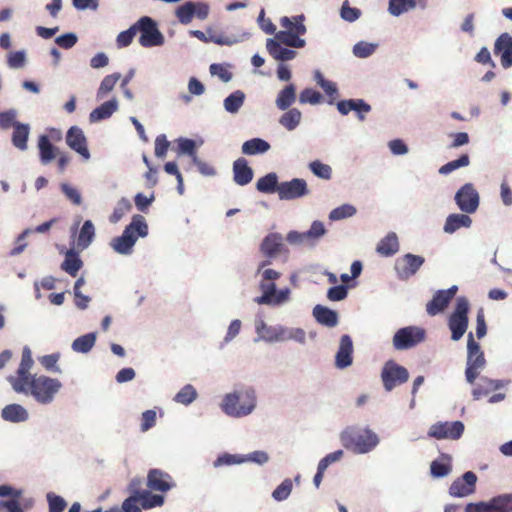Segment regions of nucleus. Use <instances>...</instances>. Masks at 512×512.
<instances>
[{"label": "nucleus", "instance_id": "obj_1", "mask_svg": "<svg viewBox=\"0 0 512 512\" xmlns=\"http://www.w3.org/2000/svg\"><path fill=\"white\" fill-rule=\"evenodd\" d=\"M343 447L355 454H365L379 443L378 436L370 429L347 427L340 434Z\"/></svg>", "mask_w": 512, "mask_h": 512}, {"label": "nucleus", "instance_id": "obj_2", "mask_svg": "<svg viewBox=\"0 0 512 512\" xmlns=\"http://www.w3.org/2000/svg\"><path fill=\"white\" fill-rule=\"evenodd\" d=\"M255 406V391L251 388L236 390L225 395L221 404L222 410L232 417L246 416L253 411Z\"/></svg>", "mask_w": 512, "mask_h": 512}, {"label": "nucleus", "instance_id": "obj_3", "mask_svg": "<svg viewBox=\"0 0 512 512\" xmlns=\"http://www.w3.org/2000/svg\"><path fill=\"white\" fill-rule=\"evenodd\" d=\"M148 234V226L142 215H134L132 221L127 225L121 236L112 240V248L120 254H130L138 237H145Z\"/></svg>", "mask_w": 512, "mask_h": 512}, {"label": "nucleus", "instance_id": "obj_4", "mask_svg": "<svg viewBox=\"0 0 512 512\" xmlns=\"http://www.w3.org/2000/svg\"><path fill=\"white\" fill-rule=\"evenodd\" d=\"M26 387V391L22 392L23 394H30L39 403L48 404L53 401L62 384L58 379L44 375H33L29 380H26Z\"/></svg>", "mask_w": 512, "mask_h": 512}, {"label": "nucleus", "instance_id": "obj_5", "mask_svg": "<svg viewBox=\"0 0 512 512\" xmlns=\"http://www.w3.org/2000/svg\"><path fill=\"white\" fill-rule=\"evenodd\" d=\"M486 366L484 352L479 343H477L470 332L467 340V361L465 369L466 381L474 384L480 374V371Z\"/></svg>", "mask_w": 512, "mask_h": 512}, {"label": "nucleus", "instance_id": "obj_6", "mask_svg": "<svg viewBox=\"0 0 512 512\" xmlns=\"http://www.w3.org/2000/svg\"><path fill=\"white\" fill-rule=\"evenodd\" d=\"M469 302L465 297H459L456 307L449 317L448 326L451 330V338L454 341L460 340L468 327Z\"/></svg>", "mask_w": 512, "mask_h": 512}, {"label": "nucleus", "instance_id": "obj_7", "mask_svg": "<svg viewBox=\"0 0 512 512\" xmlns=\"http://www.w3.org/2000/svg\"><path fill=\"white\" fill-rule=\"evenodd\" d=\"M135 26L136 34L140 32L139 43L142 47L160 46L164 43V36L152 18L143 16L135 23Z\"/></svg>", "mask_w": 512, "mask_h": 512}, {"label": "nucleus", "instance_id": "obj_8", "mask_svg": "<svg viewBox=\"0 0 512 512\" xmlns=\"http://www.w3.org/2000/svg\"><path fill=\"white\" fill-rule=\"evenodd\" d=\"M22 490L14 489L9 485H0V497L10 496V500H0L1 512H24V509H30L34 505L32 498L20 502Z\"/></svg>", "mask_w": 512, "mask_h": 512}, {"label": "nucleus", "instance_id": "obj_9", "mask_svg": "<svg viewBox=\"0 0 512 512\" xmlns=\"http://www.w3.org/2000/svg\"><path fill=\"white\" fill-rule=\"evenodd\" d=\"M408 378V370L392 360L385 363L381 372V379L387 391L407 382Z\"/></svg>", "mask_w": 512, "mask_h": 512}, {"label": "nucleus", "instance_id": "obj_10", "mask_svg": "<svg viewBox=\"0 0 512 512\" xmlns=\"http://www.w3.org/2000/svg\"><path fill=\"white\" fill-rule=\"evenodd\" d=\"M209 10L210 7L205 2L187 1L177 7L175 15L181 24L187 25L191 23L194 17L200 20L206 19L209 15Z\"/></svg>", "mask_w": 512, "mask_h": 512}, {"label": "nucleus", "instance_id": "obj_11", "mask_svg": "<svg viewBox=\"0 0 512 512\" xmlns=\"http://www.w3.org/2000/svg\"><path fill=\"white\" fill-rule=\"evenodd\" d=\"M455 202L458 208L467 214L476 212L479 207L480 197L472 183L464 184L455 194Z\"/></svg>", "mask_w": 512, "mask_h": 512}, {"label": "nucleus", "instance_id": "obj_12", "mask_svg": "<svg viewBox=\"0 0 512 512\" xmlns=\"http://www.w3.org/2000/svg\"><path fill=\"white\" fill-rule=\"evenodd\" d=\"M33 365V359L31 350L29 347H24L22 351L21 362L17 370V376H10L8 378L10 384L12 385L15 392H25L26 391V380H29L31 375L29 373L31 367Z\"/></svg>", "mask_w": 512, "mask_h": 512}, {"label": "nucleus", "instance_id": "obj_13", "mask_svg": "<svg viewBox=\"0 0 512 512\" xmlns=\"http://www.w3.org/2000/svg\"><path fill=\"white\" fill-rule=\"evenodd\" d=\"M425 331L421 328L408 326L399 329L393 337V345L397 350H405L422 342Z\"/></svg>", "mask_w": 512, "mask_h": 512}, {"label": "nucleus", "instance_id": "obj_14", "mask_svg": "<svg viewBox=\"0 0 512 512\" xmlns=\"http://www.w3.org/2000/svg\"><path fill=\"white\" fill-rule=\"evenodd\" d=\"M464 432V424L461 421L437 422L433 424L428 435L435 439H459Z\"/></svg>", "mask_w": 512, "mask_h": 512}, {"label": "nucleus", "instance_id": "obj_15", "mask_svg": "<svg viewBox=\"0 0 512 512\" xmlns=\"http://www.w3.org/2000/svg\"><path fill=\"white\" fill-rule=\"evenodd\" d=\"M424 262V257L407 253L396 260L395 271L400 279L406 280L413 276Z\"/></svg>", "mask_w": 512, "mask_h": 512}, {"label": "nucleus", "instance_id": "obj_16", "mask_svg": "<svg viewBox=\"0 0 512 512\" xmlns=\"http://www.w3.org/2000/svg\"><path fill=\"white\" fill-rule=\"evenodd\" d=\"M308 192L306 181L300 178L281 182L278 186V195L281 200L297 199L307 195Z\"/></svg>", "mask_w": 512, "mask_h": 512}, {"label": "nucleus", "instance_id": "obj_17", "mask_svg": "<svg viewBox=\"0 0 512 512\" xmlns=\"http://www.w3.org/2000/svg\"><path fill=\"white\" fill-rule=\"evenodd\" d=\"M457 286H452L447 290H438L431 301L426 304V312L430 316H435L443 312L457 293Z\"/></svg>", "mask_w": 512, "mask_h": 512}, {"label": "nucleus", "instance_id": "obj_18", "mask_svg": "<svg viewBox=\"0 0 512 512\" xmlns=\"http://www.w3.org/2000/svg\"><path fill=\"white\" fill-rule=\"evenodd\" d=\"M261 253L268 258H275L279 254H288L289 250L279 233H269L260 244Z\"/></svg>", "mask_w": 512, "mask_h": 512}, {"label": "nucleus", "instance_id": "obj_19", "mask_svg": "<svg viewBox=\"0 0 512 512\" xmlns=\"http://www.w3.org/2000/svg\"><path fill=\"white\" fill-rule=\"evenodd\" d=\"M146 485L151 491L166 493L175 486V483L170 474L154 468L148 471Z\"/></svg>", "mask_w": 512, "mask_h": 512}, {"label": "nucleus", "instance_id": "obj_20", "mask_svg": "<svg viewBox=\"0 0 512 512\" xmlns=\"http://www.w3.org/2000/svg\"><path fill=\"white\" fill-rule=\"evenodd\" d=\"M477 476L472 471H467L462 477L453 481L449 493L453 497H465L475 491Z\"/></svg>", "mask_w": 512, "mask_h": 512}, {"label": "nucleus", "instance_id": "obj_21", "mask_svg": "<svg viewBox=\"0 0 512 512\" xmlns=\"http://www.w3.org/2000/svg\"><path fill=\"white\" fill-rule=\"evenodd\" d=\"M67 145L80 154L84 159L90 158V153L87 147V140L81 128L72 126L66 134Z\"/></svg>", "mask_w": 512, "mask_h": 512}, {"label": "nucleus", "instance_id": "obj_22", "mask_svg": "<svg viewBox=\"0 0 512 512\" xmlns=\"http://www.w3.org/2000/svg\"><path fill=\"white\" fill-rule=\"evenodd\" d=\"M494 53L500 55V61L503 68L512 66V36L508 33H502L495 41Z\"/></svg>", "mask_w": 512, "mask_h": 512}, {"label": "nucleus", "instance_id": "obj_23", "mask_svg": "<svg viewBox=\"0 0 512 512\" xmlns=\"http://www.w3.org/2000/svg\"><path fill=\"white\" fill-rule=\"evenodd\" d=\"M353 362V342L348 334L340 338L339 349L335 357V365L339 369L350 366Z\"/></svg>", "mask_w": 512, "mask_h": 512}, {"label": "nucleus", "instance_id": "obj_24", "mask_svg": "<svg viewBox=\"0 0 512 512\" xmlns=\"http://www.w3.org/2000/svg\"><path fill=\"white\" fill-rule=\"evenodd\" d=\"M253 179V170L245 158H238L233 163V180L240 186L249 184Z\"/></svg>", "mask_w": 512, "mask_h": 512}, {"label": "nucleus", "instance_id": "obj_25", "mask_svg": "<svg viewBox=\"0 0 512 512\" xmlns=\"http://www.w3.org/2000/svg\"><path fill=\"white\" fill-rule=\"evenodd\" d=\"M504 385L505 383L502 380H493L487 377H481L472 390V396L475 400H479L491 392L501 389Z\"/></svg>", "mask_w": 512, "mask_h": 512}, {"label": "nucleus", "instance_id": "obj_26", "mask_svg": "<svg viewBox=\"0 0 512 512\" xmlns=\"http://www.w3.org/2000/svg\"><path fill=\"white\" fill-rule=\"evenodd\" d=\"M471 225L472 219L467 213H453L446 218L443 230L445 233L453 234L460 228H469Z\"/></svg>", "mask_w": 512, "mask_h": 512}, {"label": "nucleus", "instance_id": "obj_27", "mask_svg": "<svg viewBox=\"0 0 512 512\" xmlns=\"http://www.w3.org/2000/svg\"><path fill=\"white\" fill-rule=\"evenodd\" d=\"M56 220L55 219H51L49 221H46L40 225H38L35 229H25L17 238L16 240V246L10 251V255L11 256H16V255H19L21 254L25 247L27 246L26 243L23 242V240L25 239V237L33 232H36V233H45L47 232L51 226L53 225V223L55 222Z\"/></svg>", "mask_w": 512, "mask_h": 512}, {"label": "nucleus", "instance_id": "obj_28", "mask_svg": "<svg viewBox=\"0 0 512 512\" xmlns=\"http://www.w3.org/2000/svg\"><path fill=\"white\" fill-rule=\"evenodd\" d=\"M266 48L269 54L276 60L288 61L296 57L297 52L282 46L281 43L274 39H268Z\"/></svg>", "mask_w": 512, "mask_h": 512}, {"label": "nucleus", "instance_id": "obj_29", "mask_svg": "<svg viewBox=\"0 0 512 512\" xmlns=\"http://www.w3.org/2000/svg\"><path fill=\"white\" fill-rule=\"evenodd\" d=\"M141 485V481L139 479L132 480L129 486V490L131 495L124 500L122 504V512H141V501L138 495V488Z\"/></svg>", "mask_w": 512, "mask_h": 512}, {"label": "nucleus", "instance_id": "obj_30", "mask_svg": "<svg viewBox=\"0 0 512 512\" xmlns=\"http://www.w3.org/2000/svg\"><path fill=\"white\" fill-rule=\"evenodd\" d=\"M313 315L317 322L327 327H335L338 323V314L322 305H316L313 309Z\"/></svg>", "mask_w": 512, "mask_h": 512}, {"label": "nucleus", "instance_id": "obj_31", "mask_svg": "<svg viewBox=\"0 0 512 512\" xmlns=\"http://www.w3.org/2000/svg\"><path fill=\"white\" fill-rule=\"evenodd\" d=\"M118 109V102L116 99H112L104 102L97 108H95L89 115L90 122H98L107 119Z\"/></svg>", "mask_w": 512, "mask_h": 512}, {"label": "nucleus", "instance_id": "obj_32", "mask_svg": "<svg viewBox=\"0 0 512 512\" xmlns=\"http://www.w3.org/2000/svg\"><path fill=\"white\" fill-rule=\"evenodd\" d=\"M40 161L42 164H48L58 155L57 148L53 146L46 135H41L38 140Z\"/></svg>", "mask_w": 512, "mask_h": 512}, {"label": "nucleus", "instance_id": "obj_33", "mask_svg": "<svg viewBox=\"0 0 512 512\" xmlns=\"http://www.w3.org/2000/svg\"><path fill=\"white\" fill-rule=\"evenodd\" d=\"M399 250V242L395 233L387 234L377 245L376 251L382 256H392Z\"/></svg>", "mask_w": 512, "mask_h": 512}, {"label": "nucleus", "instance_id": "obj_34", "mask_svg": "<svg viewBox=\"0 0 512 512\" xmlns=\"http://www.w3.org/2000/svg\"><path fill=\"white\" fill-rule=\"evenodd\" d=\"M1 416L9 422H22L27 420L28 413L24 407L19 404H9L2 409Z\"/></svg>", "mask_w": 512, "mask_h": 512}, {"label": "nucleus", "instance_id": "obj_35", "mask_svg": "<svg viewBox=\"0 0 512 512\" xmlns=\"http://www.w3.org/2000/svg\"><path fill=\"white\" fill-rule=\"evenodd\" d=\"M14 130L12 134V143L13 145L20 149H27V140L29 136V126L27 124H22L19 122L14 123Z\"/></svg>", "mask_w": 512, "mask_h": 512}, {"label": "nucleus", "instance_id": "obj_36", "mask_svg": "<svg viewBox=\"0 0 512 512\" xmlns=\"http://www.w3.org/2000/svg\"><path fill=\"white\" fill-rule=\"evenodd\" d=\"M82 265L83 262L79 255L75 251L69 250L61 264V268L72 277H75L78 271L82 268Z\"/></svg>", "mask_w": 512, "mask_h": 512}, {"label": "nucleus", "instance_id": "obj_37", "mask_svg": "<svg viewBox=\"0 0 512 512\" xmlns=\"http://www.w3.org/2000/svg\"><path fill=\"white\" fill-rule=\"evenodd\" d=\"M269 149L270 144L261 138H253L247 140L242 145V153L246 155H256L265 153Z\"/></svg>", "mask_w": 512, "mask_h": 512}, {"label": "nucleus", "instance_id": "obj_38", "mask_svg": "<svg viewBox=\"0 0 512 512\" xmlns=\"http://www.w3.org/2000/svg\"><path fill=\"white\" fill-rule=\"evenodd\" d=\"M138 495L141 501L142 509H151L160 507L164 504V496L158 494H152L151 490H141L138 488Z\"/></svg>", "mask_w": 512, "mask_h": 512}, {"label": "nucleus", "instance_id": "obj_39", "mask_svg": "<svg viewBox=\"0 0 512 512\" xmlns=\"http://www.w3.org/2000/svg\"><path fill=\"white\" fill-rule=\"evenodd\" d=\"M489 512H512V494L499 495L488 502Z\"/></svg>", "mask_w": 512, "mask_h": 512}, {"label": "nucleus", "instance_id": "obj_40", "mask_svg": "<svg viewBox=\"0 0 512 512\" xmlns=\"http://www.w3.org/2000/svg\"><path fill=\"white\" fill-rule=\"evenodd\" d=\"M295 100L296 88L293 84H289L279 92L276 98V105L280 110H286L295 102Z\"/></svg>", "mask_w": 512, "mask_h": 512}, {"label": "nucleus", "instance_id": "obj_41", "mask_svg": "<svg viewBox=\"0 0 512 512\" xmlns=\"http://www.w3.org/2000/svg\"><path fill=\"white\" fill-rule=\"evenodd\" d=\"M451 457L443 454L440 460H434L431 463V475L435 478L447 476L451 472Z\"/></svg>", "mask_w": 512, "mask_h": 512}, {"label": "nucleus", "instance_id": "obj_42", "mask_svg": "<svg viewBox=\"0 0 512 512\" xmlns=\"http://www.w3.org/2000/svg\"><path fill=\"white\" fill-rule=\"evenodd\" d=\"M274 40L292 48H302L305 46V40L289 30L277 32Z\"/></svg>", "mask_w": 512, "mask_h": 512}, {"label": "nucleus", "instance_id": "obj_43", "mask_svg": "<svg viewBox=\"0 0 512 512\" xmlns=\"http://www.w3.org/2000/svg\"><path fill=\"white\" fill-rule=\"evenodd\" d=\"M305 17L303 14L294 16L292 19L283 17L280 20L281 26L287 30L302 36L306 33V27L304 25Z\"/></svg>", "mask_w": 512, "mask_h": 512}, {"label": "nucleus", "instance_id": "obj_44", "mask_svg": "<svg viewBox=\"0 0 512 512\" xmlns=\"http://www.w3.org/2000/svg\"><path fill=\"white\" fill-rule=\"evenodd\" d=\"M121 78L120 73H112L103 78L100 83V86L97 90V99L105 98L116 86L117 82Z\"/></svg>", "mask_w": 512, "mask_h": 512}, {"label": "nucleus", "instance_id": "obj_45", "mask_svg": "<svg viewBox=\"0 0 512 512\" xmlns=\"http://www.w3.org/2000/svg\"><path fill=\"white\" fill-rule=\"evenodd\" d=\"M96 341L95 333H87L76 338L72 343V349L78 353H88Z\"/></svg>", "mask_w": 512, "mask_h": 512}, {"label": "nucleus", "instance_id": "obj_46", "mask_svg": "<svg viewBox=\"0 0 512 512\" xmlns=\"http://www.w3.org/2000/svg\"><path fill=\"white\" fill-rule=\"evenodd\" d=\"M278 178L275 173H269L258 179L256 188L262 193H273L278 192Z\"/></svg>", "mask_w": 512, "mask_h": 512}, {"label": "nucleus", "instance_id": "obj_47", "mask_svg": "<svg viewBox=\"0 0 512 512\" xmlns=\"http://www.w3.org/2000/svg\"><path fill=\"white\" fill-rule=\"evenodd\" d=\"M302 114L296 109L292 108L286 111L279 119V123L285 127L287 130H294L301 121Z\"/></svg>", "mask_w": 512, "mask_h": 512}, {"label": "nucleus", "instance_id": "obj_48", "mask_svg": "<svg viewBox=\"0 0 512 512\" xmlns=\"http://www.w3.org/2000/svg\"><path fill=\"white\" fill-rule=\"evenodd\" d=\"M245 100V94L237 90L233 93H231L225 100H224V108L229 113H237L239 109L242 107Z\"/></svg>", "mask_w": 512, "mask_h": 512}, {"label": "nucleus", "instance_id": "obj_49", "mask_svg": "<svg viewBox=\"0 0 512 512\" xmlns=\"http://www.w3.org/2000/svg\"><path fill=\"white\" fill-rule=\"evenodd\" d=\"M95 236V227L91 220H86L78 235V246L87 248Z\"/></svg>", "mask_w": 512, "mask_h": 512}, {"label": "nucleus", "instance_id": "obj_50", "mask_svg": "<svg viewBox=\"0 0 512 512\" xmlns=\"http://www.w3.org/2000/svg\"><path fill=\"white\" fill-rule=\"evenodd\" d=\"M256 332L260 338L269 342L277 341L281 338L276 329L267 326L263 320H259L256 323Z\"/></svg>", "mask_w": 512, "mask_h": 512}, {"label": "nucleus", "instance_id": "obj_51", "mask_svg": "<svg viewBox=\"0 0 512 512\" xmlns=\"http://www.w3.org/2000/svg\"><path fill=\"white\" fill-rule=\"evenodd\" d=\"M415 6V0H389L388 10L391 15L399 16Z\"/></svg>", "mask_w": 512, "mask_h": 512}, {"label": "nucleus", "instance_id": "obj_52", "mask_svg": "<svg viewBox=\"0 0 512 512\" xmlns=\"http://www.w3.org/2000/svg\"><path fill=\"white\" fill-rule=\"evenodd\" d=\"M470 164V158L468 154H462L458 159L450 161L439 168V173L442 175H448L456 169L466 167Z\"/></svg>", "mask_w": 512, "mask_h": 512}, {"label": "nucleus", "instance_id": "obj_53", "mask_svg": "<svg viewBox=\"0 0 512 512\" xmlns=\"http://www.w3.org/2000/svg\"><path fill=\"white\" fill-rule=\"evenodd\" d=\"M197 397V392L191 384H187L175 395L174 401L183 405H189Z\"/></svg>", "mask_w": 512, "mask_h": 512}, {"label": "nucleus", "instance_id": "obj_54", "mask_svg": "<svg viewBox=\"0 0 512 512\" xmlns=\"http://www.w3.org/2000/svg\"><path fill=\"white\" fill-rule=\"evenodd\" d=\"M260 289L263 294L260 297H257L255 301L258 304H270L276 291V285L273 282L262 279Z\"/></svg>", "mask_w": 512, "mask_h": 512}, {"label": "nucleus", "instance_id": "obj_55", "mask_svg": "<svg viewBox=\"0 0 512 512\" xmlns=\"http://www.w3.org/2000/svg\"><path fill=\"white\" fill-rule=\"evenodd\" d=\"M132 209L131 202L127 198H121L116 207L114 208L113 213L110 215L109 220L111 223L119 222L122 217L127 214Z\"/></svg>", "mask_w": 512, "mask_h": 512}, {"label": "nucleus", "instance_id": "obj_56", "mask_svg": "<svg viewBox=\"0 0 512 512\" xmlns=\"http://www.w3.org/2000/svg\"><path fill=\"white\" fill-rule=\"evenodd\" d=\"M356 213V208L350 204H343L333 209L329 214V219L332 221L342 220L353 216Z\"/></svg>", "mask_w": 512, "mask_h": 512}, {"label": "nucleus", "instance_id": "obj_57", "mask_svg": "<svg viewBox=\"0 0 512 512\" xmlns=\"http://www.w3.org/2000/svg\"><path fill=\"white\" fill-rule=\"evenodd\" d=\"M305 232L310 245H314L322 236L325 235L326 229L321 221L316 220L311 224L310 229Z\"/></svg>", "mask_w": 512, "mask_h": 512}, {"label": "nucleus", "instance_id": "obj_58", "mask_svg": "<svg viewBox=\"0 0 512 512\" xmlns=\"http://www.w3.org/2000/svg\"><path fill=\"white\" fill-rule=\"evenodd\" d=\"M310 170L314 175L319 178L329 180L332 175V169L329 165L320 162L319 160H315L309 164Z\"/></svg>", "mask_w": 512, "mask_h": 512}, {"label": "nucleus", "instance_id": "obj_59", "mask_svg": "<svg viewBox=\"0 0 512 512\" xmlns=\"http://www.w3.org/2000/svg\"><path fill=\"white\" fill-rule=\"evenodd\" d=\"M292 487L291 479L287 478L272 492V497L276 501H283L289 497Z\"/></svg>", "mask_w": 512, "mask_h": 512}, {"label": "nucleus", "instance_id": "obj_60", "mask_svg": "<svg viewBox=\"0 0 512 512\" xmlns=\"http://www.w3.org/2000/svg\"><path fill=\"white\" fill-rule=\"evenodd\" d=\"M376 48V44L361 41L354 45L353 54L358 58H366L372 55Z\"/></svg>", "mask_w": 512, "mask_h": 512}, {"label": "nucleus", "instance_id": "obj_61", "mask_svg": "<svg viewBox=\"0 0 512 512\" xmlns=\"http://www.w3.org/2000/svg\"><path fill=\"white\" fill-rule=\"evenodd\" d=\"M136 35L135 23L127 30L122 31L116 38V44L118 48H124L129 46Z\"/></svg>", "mask_w": 512, "mask_h": 512}, {"label": "nucleus", "instance_id": "obj_62", "mask_svg": "<svg viewBox=\"0 0 512 512\" xmlns=\"http://www.w3.org/2000/svg\"><path fill=\"white\" fill-rule=\"evenodd\" d=\"M61 191L71 203L77 206L81 205L82 197L80 191L77 188L72 187L67 183H63L61 184Z\"/></svg>", "mask_w": 512, "mask_h": 512}, {"label": "nucleus", "instance_id": "obj_63", "mask_svg": "<svg viewBox=\"0 0 512 512\" xmlns=\"http://www.w3.org/2000/svg\"><path fill=\"white\" fill-rule=\"evenodd\" d=\"M322 99V95L312 89V88H306L304 89L299 96V101L302 104L309 103V104H318Z\"/></svg>", "mask_w": 512, "mask_h": 512}, {"label": "nucleus", "instance_id": "obj_64", "mask_svg": "<svg viewBox=\"0 0 512 512\" xmlns=\"http://www.w3.org/2000/svg\"><path fill=\"white\" fill-rule=\"evenodd\" d=\"M47 500L49 504V512H63L66 508L67 503L61 496L48 493Z\"/></svg>", "mask_w": 512, "mask_h": 512}]
</instances>
